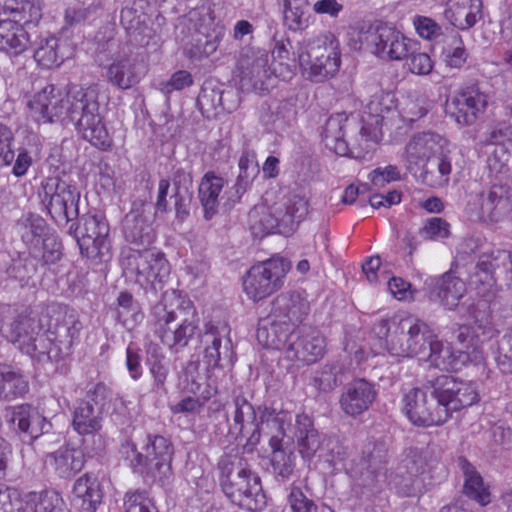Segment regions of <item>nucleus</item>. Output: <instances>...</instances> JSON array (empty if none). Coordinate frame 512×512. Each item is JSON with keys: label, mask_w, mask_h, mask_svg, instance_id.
Here are the masks:
<instances>
[{"label": "nucleus", "mask_w": 512, "mask_h": 512, "mask_svg": "<svg viewBox=\"0 0 512 512\" xmlns=\"http://www.w3.org/2000/svg\"><path fill=\"white\" fill-rule=\"evenodd\" d=\"M446 145V139L438 133L423 132L414 135L406 145L403 155L407 170L416 173L431 157H438L436 169L426 167L423 170L422 181L433 188L446 186L451 173V163L443 157Z\"/></svg>", "instance_id": "nucleus-4"}, {"label": "nucleus", "mask_w": 512, "mask_h": 512, "mask_svg": "<svg viewBox=\"0 0 512 512\" xmlns=\"http://www.w3.org/2000/svg\"><path fill=\"white\" fill-rule=\"evenodd\" d=\"M28 381L9 367H0V398L12 399L28 392Z\"/></svg>", "instance_id": "nucleus-51"}, {"label": "nucleus", "mask_w": 512, "mask_h": 512, "mask_svg": "<svg viewBox=\"0 0 512 512\" xmlns=\"http://www.w3.org/2000/svg\"><path fill=\"white\" fill-rule=\"evenodd\" d=\"M224 33L225 28L221 23H215L210 17L207 20L203 19V23L200 24L194 38L195 43L191 49L192 57L200 59L213 54L217 50Z\"/></svg>", "instance_id": "nucleus-38"}, {"label": "nucleus", "mask_w": 512, "mask_h": 512, "mask_svg": "<svg viewBox=\"0 0 512 512\" xmlns=\"http://www.w3.org/2000/svg\"><path fill=\"white\" fill-rule=\"evenodd\" d=\"M229 328L225 324H205L204 333H200V342L204 347L203 361L209 368L230 367L233 365L231 342L225 336Z\"/></svg>", "instance_id": "nucleus-21"}, {"label": "nucleus", "mask_w": 512, "mask_h": 512, "mask_svg": "<svg viewBox=\"0 0 512 512\" xmlns=\"http://www.w3.org/2000/svg\"><path fill=\"white\" fill-rule=\"evenodd\" d=\"M395 107L394 95L390 92L380 91L375 93L367 103L364 114L366 120L381 127L385 113Z\"/></svg>", "instance_id": "nucleus-54"}, {"label": "nucleus", "mask_w": 512, "mask_h": 512, "mask_svg": "<svg viewBox=\"0 0 512 512\" xmlns=\"http://www.w3.org/2000/svg\"><path fill=\"white\" fill-rule=\"evenodd\" d=\"M249 223L256 235H265L273 232L286 233L283 229L281 217L275 212V203L272 206L257 205L249 212Z\"/></svg>", "instance_id": "nucleus-45"}, {"label": "nucleus", "mask_w": 512, "mask_h": 512, "mask_svg": "<svg viewBox=\"0 0 512 512\" xmlns=\"http://www.w3.org/2000/svg\"><path fill=\"white\" fill-rule=\"evenodd\" d=\"M42 331L40 321L30 315H18L2 336L22 352L29 351L30 343Z\"/></svg>", "instance_id": "nucleus-36"}, {"label": "nucleus", "mask_w": 512, "mask_h": 512, "mask_svg": "<svg viewBox=\"0 0 512 512\" xmlns=\"http://www.w3.org/2000/svg\"><path fill=\"white\" fill-rule=\"evenodd\" d=\"M422 388H412L403 397V411L416 426H439L447 422V412L432 396L429 400Z\"/></svg>", "instance_id": "nucleus-20"}, {"label": "nucleus", "mask_w": 512, "mask_h": 512, "mask_svg": "<svg viewBox=\"0 0 512 512\" xmlns=\"http://www.w3.org/2000/svg\"><path fill=\"white\" fill-rule=\"evenodd\" d=\"M289 268V263L280 257L253 265L243 278L245 294L254 302L268 298L284 286Z\"/></svg>", "instance_id": "nucleus-12"}, {"label": "nucleus", "mask_w": 512, "mask_h": 512, "mask_svg": "<svg viewBox=\"0 0 512 512\" xmlns=\"http://www.w3.org/2000/svg\"><path fill=\"white\" fill-rule=\"evenodd\" d=\"M22 239L32 251L38 252V246L42 239L47 236L45 220L34 214H30L21 220Z\"/></svg>", "instance_id": "nucleus-53"}, {"label": "nucleus", "mask_w": 512, "mask_h": 512, "mask_svg": "<svg viewBox=\"0 0 512 512\" xmlns=\"http://www.w3.org/2000/svg\"><path fill=\"white\" fill-rule=\"evenodd\" d=\"M286 430L293 440L296 439L299 452L304 458L312 457L321 447V436L314 428L312 419L306 414L297 415L295 425L290 424V429Z\"/></svg>", "instance_id": "nucleus-35"}, {"label": "nucleus", "mask_w": 512, "mask_h": 512, "mask_svg": "<svg viewBox=\"0 0 512 512\" xmlns=\"http://www.w3.org/2000/svg\"><path fill=\"white\" fill-rule=\"evenodd\" d=\"M459 465L464 475V493L481 505L490 502V493L484 486L481 475L465 458H459Z\"/></svg>", "instance_id": "nucleus-48"}, {"label": "nucleus", "mask_w": 512, "mask_h": 512, "mask_svg": "<svg viewBox=\"0 0 512 512\" xmlns=\"http://www.w3.org/2000/svg\"><path fill=\"white\" fill-rule=\"evenodd\" d=\"M496 362L504 373H512V331L499 341Z\"/></svg>", "instance_id": "nucleus-64"}, {"label": "nucleus", "mask_w": 512, "mask_h": 512, "mask_svg": "<svg viewBox=\"0 0 512 512\" xmlns=\"http://www.w3.org/2000/svg\"><path fill=\"white\" fill-rule=\"evenodd\" d=\"M512 271V253L498 250L492 254H483L477 262L474 272L469 276V286L483 301L492 302L497 293L496 270Z\"/></svg>", "instance_id": "nucleus-17"}, {"label": "nucleus", "mask_w": 512, "mask_h": 512, "mask_svg": "<svg viewBox=\"0 0 512 512\" xmlns=\"http://www.w3.org/2000/svg\"><path fill=\"white\" fill-rule=\"evenodd\" d=\"M154 331L170 350L179 352L190 340L200 334V318L193 302L174 298L168 304L167 296L153 309Z\"/></svg>", "instance_id": "nucleus-2"}, {"label": "nucleus", "mask_w": 512, "mask_h": 512, "mask_svg": "<svg viewBox=\"0 0 512 512\" xmlns=\"http://www.w3.org/2000/svg\"><path fill=\"white\" fill-rule=\"evenodd\" d=\"M29 46L30 36L18 20H0V52L18 56L24 53Z\"/></svg>", "instance_id": "nucleus-37"}, {"label": "nucleus", "mask_w": 512, "mask_h": 512, "mask_svg": "<svg viewBox=\"0 0 512 512\" xmlns=\"http://www.w3.org/2000/svg\"><path fill=\"white\" fill-rule=\"evenodd\" d=\"M235 411L233 423L229 427V433L235 439L245 440L246 444L254 446L260 441L261 426L266 425L270 432L275 427L268 426L267 420L262 421L261 414L264 410L276 412L274 409L258 407L256 410L248 400L239 395L234 400Z\"/></svg>", "instance_id": "nucleus-19"}, {"label": "nucleus", "mask_w": 512, "mask_h": 512, "mask_svg": "<svg viewBox=\"0 0 512 512\" xmlns=\"http://www.w3.org/2000/svg\"><path fill=\"white\" fill-rule=\"evenodd\" d=\"M31 257L18 258L13 260L8 269V274L14 276L20 281H26L37 271L36 258L38 257L37 251H31Z\"/></svg>", "instance_id": "nucleus-62"}, {"label": "nucleus", "mask_w": 512, "mask_h": 512, "mask_svg": "<svg viewBox=\"0 0 512 512\" xmlns=\"http://www.w3.org/2000/svg\"><path fill=\"white\" fill-rule=\"evenodd\" d=\"M172 182L173 194L171 199L174 201L176 217L183 220L189 214V206L192 199L190 191L192 186L191 172L183 167H174Z\"/></svg>", "instance_id": "nucleus-43"}, {"label": "nucleus", "mask_w": 512, "mask_h": 512, "mask_svg": "<svg viewBox=\"0 0 512 512\" xmlns=\"http://www.w3.org/2000/svg\"><path fill=\"white\" fill-rule=\"evenodd\" d=\"M290 47L289 40H281L275 43L272 50L273 62L271 66L274 76L283 81L290 80L293 76V65L291 64L289 51Z\"/></svg>", "instance_id": "nucleus-55"}, {"label": "nucleus", "mask_w": 512, "mask_h": 512, "mask_svg": "<svg viewBox=\"0 0 512 512\" xmlns=\"http://www.w3.org/2000/svg\"><path fill=\"white\" fill-rule=\"evenodd\" d=\"M450 225L449 223L439 217H433L426 221L424 226L420 229V235L426 240H442L449 236Z\"/></svg>", "instance_id": "nucleus-63"}, {"label": "nucleus", "mask_w": 512, "mask_h": 512, "mask_svg": "<svg viewBox=\"0 0 512 512\" xmlns=\"http://www.w3.org/2000/svg\"><path fill=\"white\" fill-rule=\"evenodd\" d=\"M36 62L43 68L59 66L64 60L60 49V40L54 36L41 38L34 52Z\"/></svg>", "instance_id": "nucleus-49"}, {"label": "nucleus", "mask_w": 512, "mask_h": 512, "mask_svg": "<svg viewBox=\"0 0 512 512\" xmlns=\"http://www.w3.org/2000/svg\"><path fill=\"white\" fill-rule=\"evenodd\" d=\"M310 311L309 302L301 297L300 294L287 292L278 295L273 301L272 312L293 331L301 328L300 324L304 321Z\"/></svg>", "instance_id": "nucleus-30"}, {"label": "nucleus", "mask_w": 512, "mask_h": 512, "mask_svg": "<svg viewBox=\"0 0 512 512\" xmlns=\"http://www.w3.org/2000/svg\"><path fill=\"white\" fill-rule=\"evenodd\" d=\"M220 484L230 501L242 509L257 512L266 506L260 477L241 463L225 464Z\"/></svg>", "instance_id": "nucleus-8"}, {"label": "nucleus", "mask_w": 512, "mask_h": 512, "mask_svg": "<svg viewBox=\"0 0 512 512\" xmlns=\"http://www.w3.org/2000/svg\"><path fill=\"white\" fill-rule=\"evenodd\" d=\"M100 87L96 83L83 86L69 84L66 91L67 118L83 139L106 150L111 139L100 112Z\"/></svg>", "instance_id": "nucleus-1"}, {"label": "nucleus", "mask_w": 512, "mask_h": 512, "mask_svg": "<svg viewBox=\"0 0 512 512\" xmlns=\"http://www.w3.org/2000/svg\"><path fill=\"white\" fill-rule=\"evenodd\" d=\"M125 512H159L154 501L145 491H129L124 497Z\"/></svg>", "instance_id": "nucleus-59"}, {"label": "nucleus", "mask_w": 512, "mask_h": 512, "mask_svg": "<svg viewBox=\"0 0 512 512\" xmlns=\"http://www.w3.org/2000/svg\"><path fill=\"white\" fill-rule=\"evenodd\" d=\"M424 387L432 389L431 395L446 410L447 420L453 412L472 406L479 401L478 389L474 382L463 381L450 375H441L428 380Z\"/></svg>", "instance_id": "nucleus-15"}, {"label": "nucleus", "mask_w": 512, "mask_h": 512, "mask_svg": "<svg viewBox=\"0 0 512 512\" xmlns=\"http://www.w3.org/2000/svg\"><path fill=\"white\" fill-rule=\"evenodd\" d=\"M287 504L291 512H318V506L295 483L289 487Z\"/></svg>", "instance_id": "nucleus-60"}, {"label": "nucleus", "mask_w": 512, "mask_h": 512, "mask_svg": "<svg viewBox=\"0 0 512 512\" xmlns=\"http://www.w3.org/2000/svg\"><path fill=\"white\" fill-rule=\"evenodd\" d=\"M29 107L37 121L67 118L66 95L62 96L54 85H47L38 92L29 102Z\"/></svg>", "instance_id": "nucleus-26"}, {"label": "nucleus", "mask_w": 512, "mask_h": 512, "mask_svg": "<svg viewBox=\"0 0 512 512\" xmlns=\"http://www.w3.org/2000/svg\"><path fill=\"white\" fill-rule=\"evenodd\" d=\"M446 19L455 27L467 30L482 17L481 0H455L444 12Z\"/></svg>", "instance_id": "nucleus-42"}, {"label": "nucleus", "mask_w": 512, "mask_h": 512, "mask_svg": "<svg viewBox=\"0 0 512 512\" xmlns=\"http://www.w3.org/2000/svg\"><path fill=\"white\" fill-rule=\"evenodd\" d=\"M493 328L488 320H476L473 326L462 325L459 327L456 336L458 342L465 348L473 347L475 360L481 359L479 345L485 340L491 338Z\"/></svg>", "instance_id": "nucleus-47"}, {"label": "nucleus", "mask_w": 512, "mask_h": 512, "mask_svg": "<svg viewBox=\"0 0 512 512\" xmlns=\"http://www.w3.org/2000/svg\"><path fill=\"white\" fill-rule=\"evenodd\" d=\"M73 495L81 512H95L101 503L100 484L95 477L85 474L78 478L73 486Z\"/></svg>", "instance_id": "nucleus-46"}, {"label": "nucleus", "mask_w": 512, "mask_h": 512, "mask_svg": "<svg viewBox=\"0 0 512 512\" xmlns=\"http://www.w3.org/2000/svg\"><path fill=\"white\" fill-rule=\"evenodd\" d=\"M428 361L432 366L443 371H458L469 360L467 352L455 351L450 345L430 336Z\"/></svg>", "instance_id": "nucleus-34"}, {"label": "nucleus", "mask_w": 512, "mask_h": 512, "mask_svg": "<svg viewBox=\"0 0 512 512\" xmlns=\"http://www.w3.org/2000/svg\"><path fill=\"white\" fill-rule=\"evenodd\" d=\"M361 465L363 469L378 475L387 462V448L383 442L368 440L361 452Z\"/></svg>", "instance_id": "nucleus-50"}, {"label": "nucleus", "mask_w": 512, "mask_h": 512, "mask_svg": "<svg viewBox=\"0 0 512 512\" xmlns=\"http://www.w3.org/2000/svg\"><path fill=\"white\" fill-rule=\"evenodd\" d=\"M426 283L430 287L431 297L440 301L441 305L448 310L457 307L466 292L464 281L451 272L431 278Z\"/></svg>", "instance_id": "nucleus-31"}, {"label": "nucleus", "mask_w": 512, "mask_h": 512, "mask_svg": "<svg viewBox=\"0 0 512 512\" xmlns=\"http://www.w3.org/2000/svg\"><path fill=\"white\" fill-rule=\"evenodd\" d=\"M124 235L127 241L135 244L150 241V226L136 211H131L125 217Z\"/></svg>", "instance_id": "nucleus-56"}, {"label": "nucleus", "mask_w": 512, "mask_h": 512, "mask_svg": "<svg viewBox=\"0 0 512 512\" xmlns=\"http://www.w3.org/2000/svg\"><path fill=\"white\" fill-rule=\"evenodd\" d=\"M373 332L384 341L389 354L397 357H414L424 353L431 336L428 325L413 315L381 319L374 324Z\"/></svg>", "instance_id": "nucleus-3"}, {"label": "nucleus", "mask_w": 512, "mask_h": 512, "mask_svg": "<svg viewBox=\"0 0 512 512\" xmlns=\"http://www.w3.org/2000/svg\"><path fill=\"white\" fill-rule=\"evenodd\" d=\"M84 453L81 449L62 446L46 457V463L62 478H70L84 467Z\"/></svg>", "instance_id": "nucleus-39"}, {"label": "nucleus", "mask_w": 512, "mask_h": 512, "mask_svg": "<svg viewBox=\"0 0 512 512\" xmlns=\"http://www.w3.org/2000/svg\"><path fill=\"white\" fill-rule=\"evenodd\" d=\"M376 398L373 385L364 379L350 383L340 398V406L345 414L351 417L367 411Z\"/></svg>", "instance_id": "nucleus-29"}, {"label": "nucleus", "mask_w": 512, "mask_h": 512, "mask_svg": "<svg viewBox=\"0 0 512 512\" xmlns=\"http://www.w3.org/2000/svg\"><path fill=\"white\" fill-rule=\"evenodd\" d=\"M81 328L80 321L72 311L60 310L51 334L45 335L41 331L31 341L32 349L23 353L38 361H58L70 354L73 345L79 339Z\"/></svg>", "instance_id": "nucleus-6"}, {"label": "nucleus", "mask_w": 512, "mask_h": 512, "mask_svg": "<svg viewBox=\"0 0 512 512\" xmlns=\"http://www.w3.org/2000/svg\"><path fill=\"white\" fill-rule=\"evenodd\" d=\"M121 453L134 472L143 477L162 480L171 471L173 448L163 436L148 435L141 452L134 443L126 441L121 446Z\"/></svg>", "instance_id": "nucleus-7"}, {"label": "nucleus", "mask_w": 512, "mask_h": 512, "mask_svg": "<svg viewBox=\"0 0 512 512\" xmlns=\"http://www.w3.org/2000/svg\"><path fill=\"white\" fill-rule=\"evenodd\" d=\"M236 69L242 91L264 93L269 90L274 72L265 49L244 47L239 53Z\"/></svg>", "instance_id": "nucleus-14"}, {"label": "nucleus", "mask_w": 512, "mask_h": 512, "mask_svg": "<svg viewBox=\"0 0 512 512\" xmlns=\"http://www.w3.org/2000/svg\"><path fill=\"white\" fill-rule=\"evenodd\" d=\"M261 419L262 421L267 420L268 426L275 427V433L269 440L272 449L271 463L274 473L286 480L292 475L295 468V455L289 449L293 437L286 430V426L287 429H290L292 416L286 411H279L275 414L273 411L264 410Z\"/></svg>", "instance_id": "nucleus-13"}, {"label": "nucleus", "mask_w": 512, "mask_h": 512, "mask_svg": "<svg viewBox=\"0 0 512 512\" xmlns=\"http://www.w3.org/2000/svg\"><path fill=\"white\" fill-rule=\"evenodd\" d=\"M275 212L281 217L283 229L289 232L294 224L300 223L308 214V202L304 196L290 194L275 203Z\"/></svg>", "instance_id": "nucleus-44"}, {"label": "nucleus", "mask_w": 512, "mask_h": 512, "mask_svg": "<svg viewBox=\"0 0 512 512\" xmlns=\"http://www.w3.org/2000/svg\"><path fill=\"white\" fill-rule=\"evenodd\" d=\"M83 230L77 237L81 254L95 263L107 262L112 257L110 227L101 213H87L81 218Z\"/></svg>", "instance_id": "nucleus-16"}, {"label": "nucleus", "mask_w": 512, "mask_h": 512, "mask_svg": "<svg viewBox=\"0 0 512 512\" xmlns=\"http://www.w3.org/2000/svg\"><path fill=\"white\" fill-rule=\"evenodd\" d=\"M39 197L48 214L59 226H65L79 216L80 192L59 176L42 180Z\"/></svg>", "instance_id": "nucleus-11"}, {"label": "nucleus", "mask_w": 512, "mask_h": 512, "mask_svg": "<svg viewBox=\"0 0 512 512\" xmlns=\"http://www.w3.org/2000/svg\"><path fill=\"white\" fill-rule=\"evenodd\" d=\"M364 123L357 121V128H353L348 135L349 154L355 158H365L381 139V127L363 119Z\"/></svg>", "instance_id": "nucleus-33"}, {"label": "nucleus", "mask_w": 512, "mask_h": 512, "mask_svg": "<svg viewBox=\"0 0 512 512\" xmlns=\"http://www.w3.org/2000/svg\"><path fill=\"white\" fill-rule=\"evenodd\" d=\"M441 56L450 68L460 69L467 61L468 53L459 34L447 36L443 42Z\"/></svg>", "instance_id": "nucleus-52"}, {"label": "nucleus", "mask_w": 512, "mask_h": 512, "mask_svg": "<svg viewBox=\"0 0 512 512\" xmlns=\"http://www.w3.org/2000/svg\"><path fill=\"white\" fill-rule=\"evenodd\" d=\"M127 276L145 289L157 291L170 275V265L165 254L155 248L128 250L121 261Z\"/></svg>", "instance_id": "nucleus-9"}, {"label": "nucleus", "mask_w": 512, "mask_h": 512, "mask_svg": "<svg viewBox=\"0 0 512 512\" xmlns=\"http://www.w3.org/2000/svg\"><path fill=\"white\" fill-rule=\"evenodd\" d=\"M34 512H65V503L59 493L45 491L34 496Z\"/></svg>", "instance_id": "nucleus-61"}, {"label": "nucleus", "mask_w": 512, "mask_h": 512, "mask_svg": "<svg viewBox=\"0 0 512 512\" xmlns=\"http://www.w3.org/2000/svg\"><path fill=\"white\" fill-rule=\"evenodd\" d=\"M5 419L8 423L17 427L19 432L25 434L30 441L47 433L51 428V424L46 418L30 404L6 408Z\"/></svg>", "instance_id": "nucleus-25"}, {"label": "nucleus", "mask_w": 512, "mask_h": 512, "mask_svg": "<svg viewBox=\"0 0 512 512\" xmlns=\"http://www.w3.org/2000/svg\"><path fill=\"white\" fill-rule=\"evenodd\" d=\"M471 216L485 221L498 222L512 212V187L507 184H493L468 202Z\"/></svg>", "instance_id": "nucleus-18"}, {"label": "nucleus", "mask_w": 512, "mask_h": 512, "mask_svg": "<svg viewBox=\"0 0 512 512\" xmlns=\"http://www.w3.org/2000/svg\"><path fill=\"white\" fill-rule=\"evenodd\" d=\"M488 104V95L478 87H467L447 102V113L461 125L473 124L483 114Z\"/></svg>", "instance_id": "nucleus-23"}, {"label": "nucleus", "mask_w": 512, "mask_h": 512, "mask_svg": "<svg viewBox=\"0 0 512 512\" xmlns=\"http://www.w3.org/2000/svg\"><path fill=\"white\" fill-rule=\"evenodd\" d=\"M294 340L286 348V357L302 364H313L325 354L324 336L311 326H302L293 333Z\"/></svg>", "instance_id": "nucleus-22"}, {"label": "nucleus", "mask_w": 512, "mask_h": 512, "mask_svg": "<svg viewBox=\"0 0 512 512\" xmlns=\"http://www.w3.org/2000/svg\"><path fill=\"white\" fill-rule=\"evenodd\" d=\"M294 54L303 75L316 83L332 78L340 69V44L331 33L299 42Z\"/></svg>", "instance_id": "nucleus-5"}, {"label": "nucleus", "mask_w": 512, "mask_h": 512, "mask_svg": "<svg viewBox=\"0 0 512 512\" xmlns=\"http://www.w3.org/2000/svg\"><path fill=\"white\" fill-rule=\"evenodd\" d=\"M425 463L421 455H413L404 459L390 475L389 484L404 497L417 496L424 490L423 479Z\"/></svg>", "instance_id": "nucleus-24"}, {"label": "nucleus", "mask_w": 512, "mask_h": 512, "mask_svg": "<svg viewBox=\"0 0 512 512\" xmlns=\"http://www.w3.org/2000/svg\"><path fill=\"white\" fill-rule=\"evenodd\" d=\"M359 49H364L384 61H402L415 48L417 41L387 24H379L358 33Z\"/></svg>", "instance_id": "nucleus-10"}, {"label": "nucleus", "mask_w": 512, "mask_h": 512, "mask_svg": "<svg viewBox=\"0 0 512 512\" xmlns=\"http://www.w3.org/2000/svg\"><path fill=\"white\" fill-rule=\"evenodd\" d=\"M279 319L273 312L267 318L261 320L256 332V338L260 345L269 349L280 350L284 348L294 331Z\"/></svg>", "instance_id": "nucleus-32"}, {"label": "nucleus", "mask_w": 512, "mask_h": 512, "mask_svg": "<svg viewBox=\"0 0 512 512\" xmlns=\"http://www.w3.org/2000/svg\"><path fill=\"white\" fill-rule=\"evenodd\" d=\"M307 6L308 2L284 4V23L290 30H302L308 26V18L305 11Z\"/></svg>", "instance_id": "nucleus-58"}, {"label": "nucleus", "mask_w": 512, "mask_h": 512, "mask_svg": "<svg viewBox=\"0 0 512 512\" xmlns=\"http://www.w3.org/2000/svg\"><path fill=\"white\" fill-rule=\"evenodd\" d=\"M357 128V121L350 120L345 114L331 115L325 122L321 136L325 146L340 156H348V135Z\"/></svg>", "instance_id": "nucleus-27"}, {"label": "nucleus", "mask_w": 512, "mask_h": 512, "mask_svg": "<svg viewBox=\"0 0 512 512\" xmlns=\"http://www.w3.org/2000/svg\"><path fill=\"white\" fill-rule=\"evenodd\" d=\"M144 74L145 65L143 59L139 57L116 59L106 69L107 81L122 90L137 84Z\"/></svg>", "instance_id": "nucleus-28"}, {"label": "nucleus", "mask_w": 512, "mask_h": 512, "mask_svg": "<svg viewBox=\"0 0 512 512\" xmlns=\"http://www.w3.org/2000/svg\"><path fill=\"white\" fill-rule=\"evenodd\" d=\"M223 177L214 172H206L199 184L198 197L204 210V218L210 220L218 212L219 197L225 186Z\"/></svg>", "instance_id": "nucleus-41"}, {"label": "nucleus", "mask_w": 512, "mask_h": 512, "mask_svg": "<svg viewBox=\"0 0 512 512\" xmlns=\"http://www.w3.org/2000/svg\"><path fill=\"white\" fill-rule=\"evenodd\" d=\"M72 426L80 435H94L101 444L98 432L103 426V412L90 401H81L73 411Z\"/></svg>", "instance_id": "nucleus-40"}, {"label": "nucleus", "mask_w": 512, "mask_h": 512, "mask_svg": "<svg viewBox=\"0 0 512 512\" xmlns=\"http://www.w3.org/2000/svg\"><path fill=\"white\" fill-rule=\"evenodd\" d=\"M149 370L153 377L152 392L166 391L165 382L169 374V362L163 355L152 354L149 358Z\"/></svg>", "instance_id": "nucleus-57"}]
</instances>
